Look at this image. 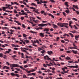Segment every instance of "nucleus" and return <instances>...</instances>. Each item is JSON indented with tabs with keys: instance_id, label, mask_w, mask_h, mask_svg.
<instances>
[{
	"instance_id": "1",
	"label": "nucleus",
	"mask_w": 79,
	"mask_h": 79,
	"mask_svg": "<svg viewBox=\"0 0 79 79\" xmlns=\"http://www.w3.org/2000/svg\"><path fill=\"white\" fill-rule=\"evenodd\" d=\"M57 24L59 26H60V27H64V25H66L67 26L68 25V23H58Z\"/></svg>"
},
{
	"instance_id": "2",
	"label": "nucleus",
	"mask_w": 79,
	"mask_h": 79,
	"mask_svg": "<svg viewBox=\"0 0 79 79\" xmlns=\"http://www.w3.org/2000/svg\"><path fill=\"white\" fill-rule=\"evenodd\" d=\"M31 9H33V10H33V11H35V13H37V14H40V13H39V12L38 11H39V10L38 9H35V8L33 7H29Z\"/></svg>"
},
{
	"instance_id": "3",
	"label": "nucleus",
	"mask_w": 79,
	"mask_h": 79,
	"mask_svg": "<svg viewBox=\"0 0 79 79\" xmlns=\"http://www.w3.org/2000/svg\"><path fill=\"white\" fill-rule=\"evenodd\" d=\"M20 49L24 53H26V54L27 55H29V53L27 52V51H26V50H25L24 48H21Z\"/></svg>"
},
{
	"instance_id": "4",
	"label": "nucleus",
	"mask_w": 79,
	"mask_h": 79,
	"mask_svg": "<svg viewBox=\"0 0 79 79\" xmlns=\"http://www.w3.org/2000/svg\"><path fill=\"white\" fill-rule=\"evenodd\" d=\"M45 26H48V23L45 24L44 23H41L38 25V26H39L40 27H44Z\"/></svg>"
},
{
	"instance_id": "5",
	"label": "nucleus",
	"mask_w": 79,
	"mask_h": 79,
	"mask_svg": "<svg viewBox=\"0 0 79 79\" xmlns=\"http://www.w3.org/2000/svg\"><path fill=\"white\" fill-rule=\"evenodd\" d=\"M10 67H14V68L17 67L18 66V64H9Z\"/></svg>"
},
{
	"instance_id": "6",
	"label": "nucleus",
	"mask_w": 79,
	"mask_h": 79,
	"mask_svg": "<svg viewBox=\"0 0 79 79\" xmlns=\"http://www.w3.org/2000/svg\"><path fill=\"white\" fill-rule=\"evenodd\" d=\"M44 58L45 60H50V58L48 57L47 55L46 56H44Z\"/></svg>"
},
{
	"instance_id": "7",
	"label": "nucleus",
	"mask_w": 79,
	"mask_h": 79,
	"mask_svg": "<svg viewBox=\"0 0 79 79\" xmlns=\"http://www.w3.org/2000/svg\"><path fill=\"white\" fill-rule=\"evenodd\" d=\"M43 31L45 32H48V31H49V28H45L44 30H43Z\"/></svg>"
},
{
	"instance_id": "8",
	"label": "nucleus",
	"mask_w": 79,
	"mask_h": 79,
	"mask_svg": "<svg viewBox=\"0 0 79 79\" xmlns=\"http://www.w3.org/2000/svg\"><path fill=\"white\" fill-rule=\"evenodd\" d=\"M23 48L24 49V50H29V52H32V49H31V48L29 49V48Z\"/></svg>"
},
{
	"instance_id": "9",
	"label": "nucleus",
	"mask_w": 79,
	"mask_h": 79,
	"mask_svg": "<svg viewBox=\"0 0 79 79\" xmlns=\"http://www.w3.org/2000/svg\"><path fill=\"white\" fill-rule=\"evenodd\" d=\"M24 10L26 11H27V13H31V12L30 11H29V10H27V9L26 8H24Z\"/></svg>"
},
{
	"instance_id": "10",
	"label": "nucleus",
	"mask_w": 79,
	"mask_h": 79,
	"mask_svg": "<svg viewBox=\"0 0 79 79\" xmlns=\"http://www.w3.org/2000/svg\"><path fill=\"white\" fill-rule=\"evenodd\" d=\"M12 28H14L16 30H18V29H19V30H20V29H21L20 27H12Z\"/></svg>"
},
{
	"instance_id": "11",
	"label": "nucleus",
	"mask_w": 79,
	"mask_h": 79,
	"mask_svg": "<svg viewBox=\"0 0 79 79\" xmlns=\"http://www.w3.org/2000/svg\"><path fill=\"white\" fill-rule=\"evenodd\" d=\"M72 23H73V22L71 21L69 22V26L70 27H71V28L72 29H73V27L71 26V24H72Z\"/></svg>"
},
{
	"instance_id": "12",
	"label": "nucleus",
	"mask_w": 79,
	"mask_h": 79,
	"mask_svg": "<svg viewBox=\"0 0 79 79\" xmlns=\"http://www.w3.org/2000/svg\"><path fill=\"white\" fill-rule=\"evenodd\" d=\"M72 9H73V11H76V12L77 13V15H79V12L78 11H76V10H75V9H74V7H72Z\"/></svg>"
},
{
	"instance_id": "13",
	"label": "nucleus",
	"mask_w": 79,
	"mask_h": 79,
	"mask_svg": "<svg viewBox=\"0 0 79 79\" xmlns=\"http://www.w3.org/2000/svg\"><path fill=\"white\" fill-rule=\"evenodd\" d=\"M48 16H51L52 17V18H53V19H54L55 18V17L54 16H53V15H52V14H48Z\"/></svg>"
},
{
	"instance_id": "14",
	"label": "nucleus",
	"mask_w": 79,
	"mask_h": 79,
	"mask_svg": "<svg viewBox=\"0 0 79 79\" xmlns=\"http://www.w3.org/2000/svg\"><path fill=\"white\" fill-rule=\"evenodd\" d=\"M10 69V68L8 67H7L6 66H5L3 67V69Z\"/></svg>"
},
{
	"instance_id": "15",
	"label": "nucleus",
	"mask_w": 79,
	"mask_h": 79,
	"mask_svg": "<svg viewBox=\"0 0 79 79\" xmlns=\"http://www.w3.org/2000/svg\"><path fill=\"white\" fill-rule=\"evenodd\" d=\"M47 53L48 55H51V54H53V52L52 51H48Z\"/></svg>"
},
{
	"instance_id": "16",
	"label": "nucleus",
	"mask_w": 79,
	"mask_h": 79,
	"mask_svg": "<svg viewBox=\"0 0 79 79\" xmlns=\"http://www.w3.org/2000/svg\"><path fill=\"white\" fill-rule=\"evenodd\" d=\"M39 35L42 37H44V34L42 33H40L39 34Z\"/></svg>"
},
{
	"instance_id": "17",
	"label": "nucleus",
	"mask_w": 79,
	"mask_h": 79,
	"mask_svg": "<svg viewBox=\"0 0 79 79\" xmlns=\"http://www.w3.org/2000/svg\"><path fill=\"white\" fill-rule=\"evenodd\" d=\"M68 2H65L64 4L65 5H66V6H67V7H69V5H68Z\"/></svg>"
},
{
	"instance_id": "18",
	"label": "nucleus",
	"mask_w": 79,
	"mask_h": 79,
	"mask_svg": "<svg viewBox=\"0 0 79 79\" xmlns=\"http://www.w3.org/2000/svg\"><path fill=\"white\" fill-rule=\"evenodd\" d=\"M52 63H53V64H54L55 66H57V65L58 66H60V64H56L55 63V62H52Z\"/></svg>"
},
{
	"instance_id": "19",
	"label": "nucleus",
	"mask_w": 79,
	"mask_h": 79,
	"mask_svg": "<svg viewBox=\"0 0 79 79\" xmlns=\"http://www.w3.org/2000/svg\"><path fill=\"white\" fill-rule=\"evenodd\" d=\"M72 52L74 54H77V51H75L74 50H72Z\"/></svg>"
},
{
	"instance_id": "20",
	"label": "nucleus",
	"mask_w": 79,
	"mask_h": 79,
	"mask_svg": "<svg viewBox=\"0 0 79 79\" xmlns=\"http://www.w3.org/2000/svg\"><path fill=\"white\" fill-rule=\"evenodd\" d=\"M42 51H41V52L42 54H44L45 53V51L43 49H42Z\"/></svg>"
},
{
	"instance_id": "21",
	"label": "nucleus",
	"mask_w": 79,
	"mask_h": 79,
	"mask_svg": "<svg viewBox=\"0 0 79 79\" xmlns=\"http://www.w3.org/2000/svg\"><path fill=\"white\" fill-rule=\"evenodd\" d=\"M78 68V65H77L75 66H72V68Z\"/></svg>"
},
{
	"instance_id": "22",
	"label": "nucleus",
	"mask_w": 79,
	"mask_h": 79,
	"mask_svg": "<svg viewBox=\"0 0 79 79\" xmlns=\"http://www.w3.org/2000/svg\"><path fill=\"white\" fill-rule=\"evenodd\" d=\"M30 32H31V33H32V34H37V32L35 31H34L32 30H31Z\"/></svg>"
},
{
	"instance_id": "23",
	"label": "nucleus",
	"mask_w": 79,
	"mask_h": 79,
	"mask_svg": "<svg viewBox=\"0 0 79 79\" xmlns=\"http://www.w3.org/2000/svg\"><path fill=\"white\" fill-rule=\"evenodd\" d=\"M31 5H33V6H35L37 7V5L35 4V3H32L31 4Z\"/></svg>"
},
{
	"instance_id": "24",
	"label": "nucleus",
	"mask_w": 79,
	"mask_h": 79,
	"mask_svg": "<svg viewBox=\"0 0 79 79\" xmlns=\"http://www.w3.org/2000/svg\"><path fill=\"white\" fill-rule=\"evenodd\" d=\"M3 58H4V59H6V58H7V56H6L5 55H3Z\"/></svg>"
},
{
	"instance_id": "25",
	"label": "nucleus",
	"mask_w": 79,
	"mask_h": 79,
	"mask_svg": "<svg viewBox=\"0 0 79 79\" xmlns=\"http://www.w3.org/2000/svg\"><path fill=\"white\" fill-rule=\"evenodd\" d=\"M65 58L66 60H71V58H70V57H69V56H67Z\"/></svg>"
},
{
	"instance_id": "26",
	"label": "nucleus",
	"mask_w": 79,
	"mask_h": 79,
	"mask_svg": "<svg viewBox=\"0 0 79 79\" xmlns=\"http://www.w3.org/2000/svg\"><path fill=\"white\" fill-rule=\"evenodd\" d=\"M67 35V37H69V35H68V34H66V33L64 34V35H63L64 37H66Z\"/></svg>"
},
{
	"instance_id": "27",
	"label": "nucleus",
	"mask_w": 79,
	"mask_h": 79,
	"mask_svg": "<svg viewBox=\"0 0 79 79\" xmlns=\"http://www.w3.org/2000/svg\"><path fill=\"white\" fill-rule=\"evenodd\" d=\"M73 7L74 8H76L77 9H79V8H78V7H77V6H76L74 5H73Z\"/></svg>"
},
{
	"instance_id": "28",
	"label": "nucleus",
	"mask_w": 79,
	"mask_h": 79,
	"mask_svg": "<svg viewBox=\"0 0 79 79\" xmlns=\"http://www.w3.org/2000/svg\"><path fill=\"white\" fill-rule=\"evenodd\" d=\"M69 35H71V37H74V35L72 33H69Z\"/></svg>"
},
{
	"instance_id": "29",
	"label": "nucleus",
	"mask_w": 79,
	"mask_h": 79,
	"mask_svg": "<svg viewBox=\"0 0 79 79\" xmlns=\"http://www.w3.org/2000/svg\"><path fill=\"white\" fill-rule=\"evenodd\" d=\"M45 13V11H44V10H42L41 11V13L42 15H43V14H44H44Z\"/></svg>"
},
{
	"instance_id": "30",
	"label": "nucleus",
	"mask_w": 79,
	"mask_h": 79,
	"mask_svg": "<svg viewBox=\"0 0 79 79\" xmlns=\"http://www.w3.org/2000/svg\"><path fill=\"white\" fill-rule=\"evenodd\" d=\"M29 75H33V76H35V73H32L29 74Z\"/></svg>"
},
{
	"instance_id": "31",
	"label": "nucleus",
	"mask_w": 79,
	"mask_h": 79,
	"mask_svg": "<svg viewBox=\"0 0 79 79\" xmlns=\"http://www.w3.org/2000/svg\"><path fill=\"white\" fill-rule=\"evenodd\" d=\"M52 26H53L54 28H57V27H58V26H56V25L54 24L52 25Z\"/></svg>"
},
{
	"instance_id": "32",
	"label": "nucleus",
	"mask_w": 79,
	"mask_h": 79,
	"mask_svg": "<svg viewBox=\"0 0 79 79\" xmlns=\"http://www.w3.org/2000/svg\"><path fill=\"white\" fill-rule=\"evenodd\" d=\"M3 11H6V8H5V7H2Z\"/></svg>"
},
{
	"instance_id": "33",
	"label": "nucleus",
	"mask_w": 79,
	"mask_h": 79,
	"mask_svg": "<svg viewBox=\"0 0 79 79\" xmlns=\"http://www.w3.org/2000/svg\"><path fill=\"white\" fill-rule=\"evenodd\" d=\"M10 74L11 75V76H15V73H10Z\"/></svg>"
},
{
	"instance_id": "34",
	"label": "nucleus",
	"mask_w": 79,
	"mask_h": 79,
	"mask_svg": "<svg viewBox=\"0 0 79 79\" xmlns=\"http://www.w3.org/2000/svg\"><path fill=\"white\" fill-rule=\"evenodd\" d=\"M23 78H27V77H26V76L25 74H24L23 76Z\"/></svg>"
},
{
	"instance_id": "35",
	"label": "nucleus",
	"mask_w": 79,
	"mask_h": 79,
	"mask_svg": "<svg viewBox=\"0 0 79 79\" xmlns=\"http://www.w3.org/2000/svg\"><path fill=\"white\" fill-rule=\"evenodd\" d=\"M62 69L63 70V72H64V73L65 72V69L64 68H62Z\"/></svg>"
},
{
	"instance_id": "36",
	"label": "nucleus",
	"mask_w": 79,
	"mask_h": 79,
	"mask_svg": "<svg viewBox=\"0 0 79 79\" xmlns=\"http://www.w3.org/2000/svg\"><path fill=\"white\" fill-rule=\"evenodd\" d=\"M6 6H8V7H9V6H12V5H11L10 4H9L8 5V4H6Z\"/></svg>"
},
{
	"instance_id": "37",
	"label": "nucleus",
	"mask_w": 79,
	"mask_h": 79,
	"mask_svg": "<svg viewBox=\"0 0 79 79\" xmlns=\"http://www.w3.org/2000/svg\"><path fill=\"white\" fill-rule=\"evenodd\" d=\"M17 67H20V68H21V69H23V67L22 66H20L19 65H18V64H17Z\"/></svg>"
},
{
	"instance_id": "38",
	"label": "nucleus",
	"mask_w": 79,
	"mask_h": 79,
	"mask_svg": "<svg viewBox=\"0 0 79 79\" xmlns=\"http://www.w3.org/2000/svg\"><path fill=\"white\" fill-rule=\"evenodd\" d=\"M65 12H66L67 13V14H69V10H66L65 11Z\"/></svg>"
},
{
	"instance_id": "39",
	"label": "nucleus",
	"mask_w": 79,
	"mask_h": 79,
	"mask_svg": "<svg viewBox=\"0 0 79 79\" xmlns=\"http://www.w3.org/2000/svg\"><path fill=\"white\" fill-rule=\"evenodd\" d=\"M50 2L52 3H55V1L53 0H50Z\"/></svg>"
},
{
	"instance_id": "40",
	"label": "nucleus",
	"mask_w": 79,
	"mask_h": 79,
	"mask_svg": "<svg viewBox=\"0 0 79 79\" xmlns=\"http://www.w3.org/2000/svg\"><path fill=\"white\" fill-rule=\"evenodd\" d=\"M37 19H40V20H41L42 19L40 18V17L37 16Z\"/></svg>"
},
{
	"instance_id": "41",
	"label": "nucleus",
	"mask_w": 79,
	"mask_h": 79,
	"mask_svg": "<svg viewBox=\"0 0 79 79\" xmlns=\"http://www.w3.org/2000/svg\"><path fill=\"white\" fill-rule=\"evenodd\" d=\"M72 19H73L74 21H77V19L75 18H72Z\"/></svg>"
},
{
	"instance_id": "42",
	"label": "nucleus",
	"mask_w": 79,
	"mask_h": 79,
	"mask_svg": "<svg viewBox=\"0 0 79 79\" xmlns=\"http://www.w3.org/2000/svg\"><path fill=\"white\" fill-rule=\"evenodd\" d=\"M22 27H23V28H24L25 29L26 28V26H25V25H24V24H22Z\"/></svg>"
},
{
	"instance_id": "43",
	"label": "nucleus",
	"mask_w": 79,
	"mask_h": 79,
	"mask_svg": "<svg viewBox=\"0 0 79 79\" xmlns=\"http://www.w3.org/2000/svg\"><path fill=\"white\" fill-rule=\"evenodd\" d=\"M33 21L35 22V23H37L38 22V20H33Z\"/></svg>"
},
{
	"instance_id": "44",
	"label": "nucleus",
	"mask_w": 79,
	"mask_h": 79,
	"mask_svg": "<svg viewBox=\"0 0 79 79\" xmlns=\"http://www.w3.org/2000/svg\"><path fill=\"white\" fill-rule=\"evenodd\" d=\"M2 29H7V31H8L9 29L8 28L6 27H2Z\"/></svg>"
},
{
	"instance_id": "45",
	"label": "nucleus",
	"mask_w": 79,
	"mask_h": 79,
	"mask_svg": "<svg viewBox=\"0 0 79 79\" xmlns=\"http://www.w3.org/2000/svg\"><path fill=\"white\" fill-rule=\"evenodd\" d=\"M59 39H60V38L59 37H57L56 39V42H58V40H59Z\"/></svg>"
},
{
	"instance_id": "46",
	"label": "nucleus",
	"mask_w": 79,
	"mask_h": 79,
	"mask_svg": "<svg viewBox=\"0 0 79 79\" xmlns=\"http://www.w3.org/2000/svg\"><path fill=\"white\" fill-rule=\"evenodd\" d=\"M6 12H7V13H12L13 11H10L9 10H6Z\"/></svg>"
},
{
	"instance_id": "47",
	"label": "nucleus",
	"mask_w": 79,
	"mask_h": 79,
	"mask_svg": "<svg viewBox=\"0 0 79 79\" xmlns=\"http://www.w3.org/2000/svg\"><path fill=\"white\" fill-rule=\"evenodd\" d=\"M23 36L24 37H26L27 35L25 34H23Z\"/></svg>"
},
{
	"instance_id": "48",
	"label": "nucleus",
	"mask_w": 79,
	"mask_h": 79,
	"mask_svg": "<svg viewBox=\"0 0 79 79\" xmlns=\"http://www.w3.org/2000/svg\"><path fill=\"white\" fill-rule=\"evenodd\" d=\"M24 42L26 43H29V41L28 40H25L24 41Z\"/></svg>"
},
{
	"instance_id": "49",
	"label": "nucleus",
	"mask_w": 79,
	"mask_h": 79,
	"mask_svg": "<svg viewBox=\"0 0 79 79\" xmlns=\"http://www.w3.org/2000/svg\"><path fill=\"white\" fill-rule=\"evenodd\" d=\"M8 15V14L6 13H4L3 14V16H6Z\"/></svg>"
},
{
	"instance_id": "50",
	"label": "nucleus",
	"mask_w": 79,
	"mask_h": 79,
	"mask_svg": "<svg viewBox=\"0 0 79 79\" xmlns=\"http://www.w3.org/2000/svg\"><path fill=\"white\" fill-rule=\"evenodd\" d=\"M15 76H16L17 77H19V76L18 74H15Z\"/></svg>"
},
{
	"instance_id": "51",
	"label": "nucleus",
	"mask_w": 79,
	"mask_h": 79,
	"mask_svg": "<svg viewBox=\"0 0 79 79\" xmlns=\"http://www.w3.org/2000/svg\"><path fill=\"white\" fill-rule=\"evenodd\" d=\"M14 4H15V5H19V4H18V3L16 2H15Z\"/></svg>"
},
{
	"instance_id": "52",
	"label": "nucleus",
	"mask_w": 79,
	"mask_h": 79,
	"mask_svg": "<svg viewBox=\"0 0 79 79\" xmlns=\"http://www.w3.org/2000/svg\"><path fill=\"white\" fill-rule=\"evenodd\" d=\"M23 2H26L27 3H28V0H23Z\"/></svg>"
},
{
	"instance_id": "53",
	"label": "nucleus",
	"mask_w": 79,
	"mask_h": 79,
	"mask_svg": "<svg viewBox=\"0 0 79 79\" xmlns=\"http://www.w3.org/2000/svg\"><path fill=\"white\" fill-rule=\"evenodd\" d=\"M70 32H72V33H73V34H75V32H76V31H70Z\"/></svg>"
},
{
	"instance_id": "54",
	"label": "nucleus",
	"mask_w": 79,
	"mask_h": 79,
	"mask_svg": "<svg viewBox=\"0 0 79 79\" xmlns=\"http://www.w3.org/2000/svg\"><path fill=\"white\" fill-rule=\"evenodd\" d=\"M42 49L40 48H38V51H40V50H42Z\"/></svg>"
},
{
	"instance_id": "55",
	"label": "nucleus",
	"mask_w": 79,
	"mask_h": 79,
	"mask_svg": "<svg viewBox=\"0 0 79 79\" xmlns=\"http://www.w3.org/2000/svg\"><path fill=\"white\" fill-rule=\"evenodd\" d=\"M74 27H75V29H78V28H77V27H76L75 25H74Z\"/></svg>"
},
{
	"instance_id": "56",
	"label": "nucleus",
	"mask_w": 79,
	"mask_h": 79,
	"mask_svg": "<svg viewBox=\"0 0 79 79\" xmlns=\"http://www.w3.org/2000/svg\"><path fill=\"white\" fill-rule=\"evenodd\" d=\"M75 38H79V35H78V36L76 35L75 36Z\"/></svg>"
},
{
	"instance_id": "57",
	"label": "nucleus",
	"mask_w": 79,
	"mask_h": 79,
	"mask_svg": "<svg viewBox=\"0 0 79 79\" xmlns=\"http://www.w3.org/2000/svg\"><path fill=\"white\" fill-rule=\"evenodd\" d=\"M39 77H40V79H43L44 78V77H43L39 76Z\"/></svg>"
},
{
	"instance_id": "58",
	"label": "nucleus",
	"mask_w": 79,
	"mask_h": 79,
	"mask_svg": "<svg viewBox=\"0 0 79 79\" xmlns=\"http://www.w3.org/2000/svg\"><path fill=\"white\" fill-rule=\"evenodd\" d=\"M63 14L64 16H66V13H65V12H63Z\"/></svg>"
},
{
	"instance_id": "59",
	"label": "nucleus",
	"mask_w": 79,
	"mask_h": 79,
	"mask_svg": "<svg viewBox=\"0 0 79 79\" xmlns=\"http://www.w3.org/2000/svg\"><path fill=\"white\" fill-rule=\"evenodd\" d=\"M0 57H3V54L0 53Z\"/></svg>"
},
{
	"instance_id": "60",
	"label": "nucleus",
	"mask_w": 79,
	"mask_h": 79,
	"mask_svg": "<svg viewBox=\"0 0 79 79\" xmlns=\"http://www.w3.org/2000/svg\"><path fill=\"white\" fill-rule=\"evenodd\" d=\"M12 57L14 59H15V57H16V55H14L13 56H12Z\"/></svg>"
},
{
	"instance_id": "61",
	"label": "nucleus",
	"mask_w": 79,
	"mask_h": 79,
	"mask_svg": "<svg viewBox=\"0 0 79 79\" xmlns=\"http://www.w3.org/2000/svg\"><path fill=\"white\" fill-rule=\"evenodd\" d=\"M35 71V69H34L31 70V72H34Z\"/></svg>"
},
{
	"instance_id": "62",
	"label": "nucleus",
	"mask_w": 79,
	"mask_h": 79,
	"mask_svg": "<svg viewBox=\"0 0 79 79\" xmlns=\"http://www.w3.org/2000/svg\"><path fill=\"white\" fill-rule=\"evenodd\" d=\"M64 40H65V41H67V42H69V40L67 39H64Z\"/></svg>"
},
{
	"instance_id": "63",
	"label": "nucleus",
	"mask_w": 79,
	"mask_h": 79,
	"mask_svg": "<svg viewBox=\"0 0 79 79\" xmlns=\"http://www.w3.org/2000/svg\"><path fill=\"white\" fill-rule=\"evenodd\" d=\"M24 68H27L28 67V66H27V65H26L24 66Z\"/></svg>"
},
{
	"instance_id": "64",
	"label": "nucleus",
	"mask_w": 79,
	"mask_h": 79,
	"mask_svg": "<svg viewBox=\"0 0 79 79\" xmlns=\"http://www.w3.org/2000/svg\"><path fill=\"white\" fill-rule=\"evenodd\" d=\"M47 3V1H43V3Z\"/></svg>"
}]
</instances>
